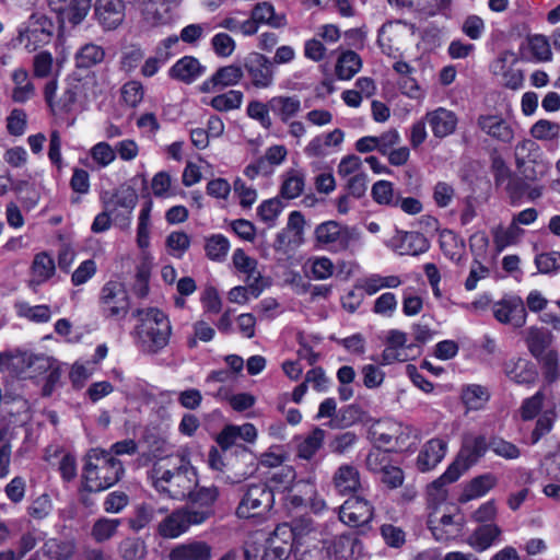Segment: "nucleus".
I'll list each match as a JSON object with an SVG mask.
<instances>
[{"mask_svg":"<svg viewBox=\"0 0 560 560\" xmlns=\"http://www.w3.org/2000/svg\"><path fill=\"white\" fill-rule=\"evenodd\" d=\"M138 201L136 191L128 187L115 192L105 201L106 210L114 213V220L120 228H127L130 224V215Z\"/></svg>","mask_w":560,"mask_h":560,"instance_id":"9b49d317","label":"nucleus"},{"mask_svg":"<svg viewBox=\"0 0 560 560\" xmlns=\"http://www.w3.org/2000/svg\"><path fill=\"white\" fill-rule=\"evenodd\" d=\"M230 242L222 234H213L206 238V256L212 261H224L228 256Z\"/></svg>","mask_w":560,"mask_h":560,"instance_id":"79ce46f5","label":"nucleus"},{"mask_svg":"<svg viewBox=\"0 0 560 560\" xmlns=\"http://www.w3.org/2000/svg\"><path fill=\"white\" fill-rule=\"evenodd\" d=\"M326 432L320 428L313 429L308 434L296 439V455L310 460L320 450Z\"/></svg>","mask_w":560,"mask_h":560,"instance_id":"c85d7f7f","label":"nucleus"},{"mask_svg":"<svg viewBox=\"0 0 560 560\" xmlns=\"http://www.w3.org/2000/svg\"><path fill=\"white\" fill-rule=\"evenodd\" d=\"M515 160L518 167L527 162H536L541 151L539 145L532 139H524L515 145Z\"/></svg>","mask_w":560,"mask_h":560,"instance_id":"49530a36","label":"nucleus"},{"mask_svg":"<svg viewBox=\"0 0 560 560\" xmlns=\"http://www.w3.org/2000/svg\"><path fill=\"white\" fill-rule=\"evenodd\" d=\"M462 398L470 409H479L488 400L489 395L485 387L469 385L463 390Z\"/></svg>","mask_w":560,"mask_h":560,"instance_id":"bf43d9fd","label":"nucleus"},{"mask_svg":"<svg viewBox=\"0 0 560 560\" xmlns=\"http://www.w3.org/2000/svg\"><path fill=\"white\" fill-rule=\"evenodd\" d=\"M149 478L156 491L176 500L185 499L197 486L196 469L184 455L154 463Z\"/></svg>","mask_w":560,"mask_h":560,"instance_id":"f257e3e1","label":"nucleus"},{"mask_svg":"<svg viewBox=\"0 0 560 560\" xmlns=\"http://www.w3.org/2000/svg\"><path fill=\"white\" fill-rule=\"evenodd\" d=\"M424 119L429 124L433 136L440 139L454 133L458 124L456 114L444 107L428 112Z\"/></svg>","mask_w":560,"mask_h":560,"instance_id":"dca6fc26","label":"nucleus"},{"mask_svg":"<svg viewBox=\"0 0 560 560\" xmlns=\"http://www.w3.org/2000/svg\"><path fill=\"white\" fill-rule=\"evenodd\" d=\"M90 156L98 165L106 167L116 159V151L105 141L97 142L90 150Z\"/></svg>","mask_w":560,"mask_h":560,"instance_id":"4d7b16f0","label":"nucleus"},{"mask_svg":"<svg viewBox=\"0 0 560 560\" xmlns=\"http://www.w3.org/2000/svg\"><path fill=\"white\" fill-rule=\"evenodd\" d=\"M55 32L51 19L40 13H33L28 21L19 28L16 40L28 51L50 43Z\"/></svg>","mask_w":560,"mask_h":560,"instance_id":"423d86ee","label":"nucleus"},{"mask_svg":"<svg viewBox=\"0 0 560 560\" xmlns=\"http://www.w3.org/2000/svg\"><path fill=\"white\" fill-rule=\"evenodd\" d=\"M446 442L440 439L428 441L417 458V467L421 471L433 469L445 456Z\"/></svg>","mask_w":560,"mask_h":560,"instance_id":"5701e85b","label":"nucleus"},{"mask_svg":"<svg viewBox=\"0 0 560 560\" xmlns=\"http://www.w3.org/2000/svg\"><path fill=\"white\" fill-rule=\"evenodd\" d=\"M304 189V177L298 172L288 173L281 186V195L287 199H294L299 197Z\"/></svg>","mask_w":560,"mask_h":560,"instance_id":"680f3d73","label":"nucleus"},{"mask_svg":"<svg viewBox=\"0 0 560 560\" xmlns=\"http://www.w3.org/2000/svg\"><path fill=\"white\" fill-rule=\"evenodd\" d=\"M247 294L258 296L262 290L269 287L270 281L264 278L257 269V261L247 257Z\"/></svg>","mask_w":560,"mask_h":560,"instance_id":"a18cd8bd","label":"nucleus"},{"mask_svg":"<svg viewBox=\"0 0 560 560\" xmlns=\"http://www.w3.org/2000/svg\"><path fill=\"white\" fill-rule=\"evenodd\" d=\"M497 485V478L492 474H485L474 478L465 488L460 501L468 502L485 495Z\"/></svg>","mask_w":560,"mask_h":560,"instance_id":"f704fd0d","label":"nucleus"},{"mask_svg":"<svg viewBox=\"0 0 560 560\" xmlns=\"http://www.w3.org/2000/svg\"><path fill=\"white\" fill-rule=\"evenodd\" d=\"M440 246L444 255L451 260L460 261L465 244L453 231L444 230L441 232Z\"/></svg>","mask_w":560,"mask_h":560,"instance_id":"ea45409f","label":"nucleus"},{"mask_svg":"<svg viewBox=\"0 0 560 560\" xmlns=\"http://www.w3.org/2000/svg\"><path fill=\"white\" fill-rule=\"evenodd\" d=\"M268 104L270 109L284 122L293 118L301 109V101L298 96H275Z\"/></svg>","mask_w":560,"mask_h":560,"instance_id":"473e14b6","label":"nucleus"},{"mask_svg":"<svg viewBox=\"0 0 560 560\" xmlns=\"http://www.w3.org/2000/svg\"><path fill=\"white\" fill-rule=\"evenodd\" d=\"M74 548L73 542L57 539H49L43 546L45 555L55 560H69L74 553Z\"/></svg>","mask_w":560,"mask_h":560,"instance_id":"09e8293b","label":"nucleus"},{"mask_svg":"<svg viewBox=\"0 0 560 560\" xmlns=\"http://www.w3.org/2000/svg\"><path fill=\"white\" fill-rule=\"evenodd\" d=\"M501 529L493 523L485 524L474 530L467 544L478 552H482L500 537Z\"/></svg>","mask_w":560,"mask_h":560,"instance_id":"cd10ccee","label":"nucleus"},{"mask_svg":"<svg viewBox=\"0 0 560 560\" xmlns=\"http://www.w3.org/2000/svg\"><path fill=\"white\" fill-rule=\"evenodd\" d=\"M332 552L340 560H350L361 552V544L351 535H340L334 539Z\"/></svg>","mask_w":560,"mask_h":560,"instance_id":"58836bf2","label":"nucleus"},{"mask_svg":"<svg viewBox=\"0 0 560 560\" xmlns=\"http://www.w3.org/2000/svg\"><path fill=\"white\" fill-rule=\"evenodd\" d=\"M219 497V490L217 487H202L197 491L191 490L186 498L195 503L199 504L201 509L195 510L190 509V512H205L209 511V517L212 515V505L217 501Z\"/></svg>","mask_w":560,"mask_h":560,"instance_id":"a19ab883","label":"nucleus"},{"mask_svg":"<svg viewBox=\"0 0 560 560\" xmlns=\"http://www.w3.org/2000/svg\"><path fill=\"white\" fill-rule=\"evenodd\" d=\"M77 100L78 86H69L63 91L58 101L54 103L50 109L55 115L68 114L73 109Z\"/></svg>","mask_w":560,"mask_h":560,"instance_id":"0e129e2a","label":"nucleus"},{"mask_svg":"<svg viewBox=\"0 0 560 560\" xmlns=\"http://www.w3.org/2000/svg\"><path fill=\"white\" fill-rule=\"evenodd\" d=\"M19 314L35 323H47L51 318V311L48 305L31 306L26 303L19 305Z\"/></svg>","mask_w":560,"mask_h":560,"instance_id":"052dcab7","label":"nucleus"},{"mask_svg":"<svg viewBox=\"0 0 560 560\" xmlns=\"http://www.w3.org/2000/svg\"><path fill=\"white\" fill-rule=\"evenodd\" d=\"M118 552L124 560H143L147 547L140 538H126L119 544Z\"/></svg>","mask_w":560,"mask_h":560,"instance_id":"de8ad7c7","label":"nucleus"},{"mask_svg":"<svg viewBox=\"0 0 560 560\" xmlns=\"http://www.w3.org/2000/svg\"><path fill=\"white\" fill-rule=\"evenodd\" d=\"M92 0H70L66 7L56 8L60 23L68 22L72 26L80 25L88 16Z\"/></svg>","mask_w":560,"mask_h":560,"instance_id":"b1692460","label":"nucleus"},{"mask_svg":"<svg viewBox=\"0 0 560 560\" xmlns=\"http://www.w3.org/2000/svg\"><path fill=\"white\" fill-rule=\"evenodd\" d=\"M282 209V202L277 198H272L269 200H265L257 208V215L261 222H264L267 226L271 228L275 225L276 220L281 213Z\"/></svg>","mask_w":560,"mask_h":560,"instance_id":"5fc2aeb1","label":"nucleus"},{"mask_svg":"<svg viewBox=\"0 0 560 560\" xmlns=\"http://www.w3.org/2000/svg\"><path fill=\"white\" fill-rule=\"evenodd\" d=\"M12 80L15 84L12 91V100L16 103H25L35 94L34 84L28 80L25 69L19 68L13 71Z\"/></svg>","mask_w":560,"mask_h":560,"instance_id":"c9c22d12","label":"nucleus"},{"mask_svg":"<svg viewBox=\"0 0 560 560\" xmlns=\"http://www.w3.org/2000/svg\"><path fill=\"white\" fill-rule=\"evenodd\" d=\"M552 334L549 330L532 326L526 330L525 342L530 354L536 358L550 350L549 347L552 343Z\"/></svg>","mask_w":560,"mask_h":560,"instance_id":"c756f323","label":"nucleus"},{"mask_svg":"<svg viewBox=\"0 0 560 560\" xmlns=\"http://www.w3.org/2000/svg\"><path fill=\"white\" fill-rule=\"evenodd\" d=\"M32 355L33 353L20 351L13 354L0 353V371L27 376Z\"/></svg>","mask_w":560,"mask_h":560,"instance_id":"7c9ffc66","label":"nucleus"},{"mask_svg":"<svg viewBox=\"0 0 560 560\" xmlns=\"http://www.w3.org/2000/svg\"><path fill=\"white\" fill-rule=\"evenodd\" d=\"M490 450L505 459H516L521 456V450L513 443L500 438H494L489 442Z\"/></svg>","mask_w":560,"mask_h":560,"instance_id":"774afa93","label":"nucleus"},{"mask_svg":"<svg viewBox=\"0 0 560 560\" xmlns=\"http://www.w3.org/2000/svg\"><path fill=\"white\" fill-rule=\"evenodd\" d=\"M362 61L353 50L342 52L336 63V75L340 80H349L360 71Z\"/></svg>","mask_w":560,"mask_h":560,"instance_id":"4c0bfd02","label":"nucleus"},{"mask_svg":"<svg viewBox=\"0 0 560 560\" xmlns=\"http://www.w3.org/2000/svg\"><path fill=\"white\" fill-rule=\"evenodd\" d=\"M153 518V508L142 504L137 506L135 514L128 518V525L133 532L138 533L148 526Z\"/></svg>","mask_w":560,"mask_h":560,"instance_id":"69168bd1","label":"nucleus"},{"mask_svg":"<svg viewBox=\"0 0 560 560\" xmlns=\"http://www.w3.org/2000/svg\"><path fill=\"white\" fill-rule=\"evenodd\" d=\"M332 483L338 493L342 495L354 494L362 487L358 468L349 464L341 465L335 471Z\"/></svg>","mask_w":560,"mask_h":560,"instance_id":"412c9836","label":"nucleus"},{"mask_svg":"<svg viewBox=\"0 0 560 560\" xmlns=\"http://www.w3.org/2000/svg\"><path fill=\"white\" fill-rule=\"evenodd\" d=\"M243 102L241 91L231 90L224 94L217 95L211 101V106L219 112H226L238 108Z\"/></svg>","mask_w":560,"mask_h":560,"instance_id":"6e6d98bb","label":"nucleus"},{"mask_svg":"<svg viewBox=\"0 0 560 560\" xmlns=\"http://www.w3.org/2000/svg\"><path fill=\"white\" fill-rule=\"evenodd\" d=\"M401 284V279L398 276H381L371 275L357 284V289L363 290L368 295H373L380 290L388 288L395 289Z\"/></svg>","mask_w":560,"mask_h":560,"instance_id":"72a5a7b5","label":"nucleus"},{"mask_svg":"<svg viewBox=\"0 0 560 560\" xmlns=\"http://www.w3.org/2000/svg\"><path fill=\"white\" fill-rule=\"evenodd\" d=\"M528 47L536 61L546 62L552 59V51L547 36L541 34L529 36Z\"/></svg>","mask_w":560,"mask_h":560,"instance_id":"8fccbe9b","label":"nucleus"},{"mask_svg":"<svg viewBox=\"0 0 560 560\" xmlns=\"http://www.w3.org/2000/svg\"><path fill=\"white\" fill-rule=\"evenodd\" d=\"M488 448L490 446L483 435L467 436L455 460L441 477L431 483V487L440 489L447 483L456 481L486 454Z\"/></svg>","mask_w":560,"mask_h":560,"instance_id":"20e7f679","label":"nucleus"},{"mask_svg":"<svg viewBox=\"0 0 560 560\" xmlns=\"http://www.w3.org/2000/svg\"><path fill=\"white\" fill-rule=\"evenodd\" d=\"M139 319L131 335L137 349L145 355H156L164 350L172 336V325L167 315L159 308L136 310Z\"/></svg>","mask_w":560,"mask_h":560,"instance_id":"f03ea898","label":"nucleus"},{"mask_svg":"<svg viewBox=\"0 0 560 560\" xmlns=\"http://www.w3.org/2000/svg\"><path fill=\"white\" fill-rule=\"evenodd\" d=\"M314 234L318 244L335 253H353L361 242V232L358 228L343 225L337 221L318 224Z\"/></svg>","mask_w":560,"mask_h":560,"instance_id":"39448f33","label":"nucleus"},{"mask_svg":"<svg viewBox=\"0 0 560 560\" xmlns=\"http://www.w3.org/2000/svg\"><path fill=\"white\" fill-rule=\"evenodd\" d=\"M373 517V506L362 497L351 495L340 506L339 518L345 524L359 527L368 524Z\"/></svg>","mask_w":560,"mask_h":560,"instance_id":"f8f14e48","label":"nucleus"},{"mask_svg":"<svg viewBox=\"0 0 560 560\" xmlns=\"http://www.w3.org/2000/svg\"><path fill=\"white\" fill-rule=\"evenodd\" d=\"M504 373L517 384H529L537 378V372L533 364L522 358L511 359L504 363Z\"/></svg>","mask_w":560,"mask_h":560,"instance_id":"393cba45","label":"nucleus"},{"mask_svg":"<svg viewBox=\"0 0 560 560\" xmlns=\"http://www.w3.org/2000/svg\"><path fill=\"white\" fill-rule=\"evenodd\" d=\"M244 439L243 428L240 425L228 424L217 435L215 442L222 451H228L237 444L238 440Z\"/></svg>","mask_w":560,"mask_h":560,"instance_id":"13d9d810","label":"nucleus"},{"mask_svg":"<svg viewBox=\"0 0 560 560\" xmlns=\"http://www.w3.org/2000/svg\"><path fill=\"white\" fill-rule=\"evenodd\" d=\"M243 78V69L238 65H230L219 68L214 74L200 85L203 93L214 92L231 85H235Z\"/></svg>","mask_w":560,"mask_h":560,"instance_id":"a211bd4d","label":"nucleus"},{"mask_svg":"<svg viewBox=\"0 0 560 560\" xmlns=\"http://www.w3.org/2000/svg\"><path fill=\"white\" fill-rule=\"evenodd\" d=\"M125 10L124 0H96L94 3V16L106 31L116 30L124 22Z\"/></svg>","mask_w":560,"mask_h":560,"instance_id":"4468645a","label":"nucleus"},{"mask_svg":"<svg viewBox=\"0 0 560 560\" xmlns=\"http://www.w3.org/2000/svg\"><path fill=\"white\" fill-rule=\"evenodd\" d=\"M55 261L48 253L42 252L35 255L31 267L32 278L28 282L30 287L35 289L37 285L46 282L55 275Z\"/></svg>","mask_w":560,"mask_h":560,"instance_id":"a878e982","label":"nucleus"},{"mask_svg":"<svg viewBox=\"0 0 560 560\" xmlns=\"http://www.w3.org/2000/svg\"><path fill=\"white\" fill-rule=\"evenodd\" d=\"M205 71L206 67L197 58L185 56L171 67L168 74L172 79L190 84L202 75Z\"/></svg>","mask_w":560,"mask_h":560,"instance_id":"aec40b11","label":"nucleus"},{"mask_svg":"<svg viewBox=\"0 0 560 560\" xmlns=\"http://www.w3.org/2000/svg\"><path fill=\"white\" fill-rule=\"evenodd\" d=\"M272 503V493L267 489L266 485H250L247 486V510H256L261 508V511L247 513V529L257 522L264 518V511H268Z\"/></svg>","mask_w":560,"mask_h":560,"instance_id":"2eb2a0df","label":"nucleus"},{"mask_svg":"<svg viewBox=\"0 0 560 560\" xmlns=\"http://www.w3.org/2000/svg\"><path fill=\"white\" fill-rule=\"evenodd\" d=\"M257 24H267L275 28H280L287 25L284 15H277L275 8L269 2H258L252 9L250 21H247V35L257 32Z\"/></svg>","mask_w":560,"mask_h":560,"instance_id":"f3484780","label":"nucleus"},{"mask_svg":"<svg viewBox=\"0 0 560 560\" xmlns=\"http://www.w3.org/2000/svg\"><path fill=\"white\" fill-rule=\"evenodd\" d=\"M530 135L537 140H556L560 135V125L547 119H540L532 126Z\"/></svg>","mask_w":560,"mask_h":560,"instance_id":"603ef678","label":"nucleus"},{"mask_svg":"<svg viewBox=\"0 0 560 560\" xmlns=\"http://www.w3.org/2000/svg\"><path fill=\"white\" fill-rule=\"evenodd\" d=\"M556 419L557 413L553 409L546 410L538 417L535 429L530 434L532 444L538 443L542 436L552 430Z\"/></svg>","mask_w":560,"mask_h":560,"instance_id":"864d4df0","label":"nucleus"},{"mask_svg":"<svg viewBox=\"0 0 560 560\" xmlns=\"http://www.w3.org/2000/svg\"><path fill=\"white\" fill-rule=\"evenodd\" d=\"M478 127L491 138L510 143L514 139V130L510 124L498 115H481L477 120Z\"/></svg>","mask_w":560,"mask_h":560,"instance_id":"6ab92c4d","label":"nucleus"},{"mask_svg":"<svg viewBox=\"0 0 560 560\" xmlns=\"http://www.w3.org/2000/svg\"><path fill=\"white\" fill-rule=\"evenodd\" d=\"M101 307L108 318L121 319L128 314L130 302L125 285L118 281H109L101 291Z\"/></svg>","mask_w":560,"mask_h":560,"instance_id":"6e6552de","label":"nucleus"},{"mask_svg":"<svg viewBox=\"0 0 560 560\" xmlns=\"http://www.w3.org/2000/svg\"><path fill=\"white\" fill-rule=\"evenodd\" d=\"M372 197L380 205L398 206V200H394L393 184L388 180H378L372 186Z\"/></svg>","mask_w":560,"mask_h":560,"instance_id":"e2e57ef3","label":"nucleus"},{"mask_svg":"<svg viewBox=\"0 0 560 560\" xmlns=\"http://www.w3.org/2000/svg\"><path fill=\"white\" fill-rule=\"evenodd\" d=\"M287 156V150L283 145L270 147L264 159H260L257 164L252 166L255 174L264 173L268 174L271 172L270 166L279 165Z\"/></svg>","mask_w":560,"mask_h":560,"instance_id":"c03bdc74","label":"nucleus"},{"mask_svg":"<svg viewBox=\"0 0 560 560\" xmlns=\"http://www.w3.org/2000/svg\"><path fill=\"white\" fill-rule=\"evenodd\" d=\"M167 3V1L163 0H147L142 8L144 20L151 25L164 23L168 12Z\"/></svg>","mask_w":560,"mask_h":560,"instance_id":"37998d69","label":"nucleus"},{"mask_svg":"<svg viewBox=\"0 0 560 560\" xmlns=\"http://www.w3.org/2000/svg\"><path fill=\"white\" fill-rule=\"evenodd\" d=\"M124 472L122 463L110 452L93 448L88 453L83 467L84 489L89 492L106 490L116 485Z\"/></svg>","mask_w":560,"mask_h":560,"instance_id":"7ed1b4c3","label":"nucleus"},{"mask_svg":"<svg viewBox=\"0 0 560 560\" xmlns=\"http://www.w3.org/2000/svg\"><path fill=\"white\" fill-rule=\"evenodd\" d=\"M247 75L253 88L268 89L273 83L272 61L262 54H249Z\"/></svg>","mask_w":560,"mask_h":560,"instance_id":"ddd939ff","label":"nucleus"},{"mask_svg":"<svg viewBox=\"0 0 560 560\" xmlns=\"http://www.w3.org/2000/svg\"><path fill=\"white\" fill-rule=\"evenodd\" d=\"M211 557V546L201 540L180 544L174 547L168 555L170 560H210Z\"/></svg>","mask_w":560,"mask_h":560,"instance_id":"4be33fe9","label":"nucleus"},{"mask_svg":"<svg viewBox=\"0 0 560 560\" xmlns=\"http://www.w3.org/2000/svg\"><path fill=\"white\" fill-rule=\"evenodd\" d=\"M523 230L515 223H511L509 228L504 229L498 226L493 231V242L498 250H502L505 247L516 243L518 237L522 235Z\"/></svg>","mask_w":560,"mask_h":560,"instance_id":"3c124183","label":"nucleus"},{"mask_svg":"<svg viewBox=\"0 0 560 560\" xmlns=\"http://www.w3.org/2000/svg\"><path fill=\"white\" fill-rule=\"evenodd\" d=\"M494 318L514 328H521L526 323L527 312L521 298L510 296L502 299L491 306Z\"/></svg>","mask_w":560,"mask_h":560,"instance_id":"9d476101","label":"nucleus"},{"mask_svg":"<svg viewBox=\"0 0 560 560\" xmlns=\"http://www.w3.org/2000/svg\"><path fill=\"white\" fill-rule=\"evenodd\" d=\"M120 525V518L100 517L92 525L91 537L97 544L108 541L117 535Z\"/></svg>","mask_w":560,"mask_h":560,"instance_id":"e433bc0d","label":"nucleus"},{"mask_svg":"<svg viewBox=\"0 0 560 560\" xmlns=\"http://www.w3.org/2000/svg\"><path fill=\"white\" fill-rule=\"evenodd\" d=\"M396 240L398 241L397 248L400 255L417 256L429 248L427 237L419 232H398Z\"/></svg>","mask_w":560,"mask_h":560,"instance_id":"bb28decb","label":"nucleus"},{"mask_svg":"<svg viewBox=\"0 0 560 560\" xmlns=\"http://www.w3.org/2000/svg\"><path fill=\"white\" fill-rule=\"evenodd\" d=\"M411 432L410 427L388 420L374 427L372 434L380 446L386 447L387 451H397L408 446Z\"/></svg>","mask_w":560,"mask_h":560,"instance_id":"1a4fd4ad","label":"nucleus"},{"mask_svg":"<svg viewBox=\"0 0 560 560\" xmlns=\"http://www.w3.org/2000/svg\"><path fill=\"white\" fill-rule=\"evenodd\" d=\"M535 265L540 273H552L560 269V252L541 253L535 257Z\"/></svg>","mask_w":560,"mask_h":560,"instance_id":"338daca9","label":"nucleus"},{"mask_svg":"<svg viewBox=\"0 0 560 560\" xmlns=\"http://www.w3.org/2000/svg\"><path fill=\"white\" fill-rule=\"evenodd\" d=\"M105 58V50L102 46L89 43L83 45L74 55V62L78 69H90L100 65Z\"/></svg>","mask_w":560,"mask_h":560,"instance_id":"2f4dec72","label":"nucleus"},{"mask_svg":"<svg viewBox=\"0 0 560 560\" xmlns=\"http://www.w3.org/2000/svg\"><path fill=\"white\" fill-rule=\"evenodd\" d=\"M209 518V511L190 512V509H178L167 515L158 526L163 538H176L185 533L190 525H198Z\"/></svg>","mask_w":560,"mask_h":560,"instance_id":"0eeeda50","label":"nucleus"}]
</instances>
